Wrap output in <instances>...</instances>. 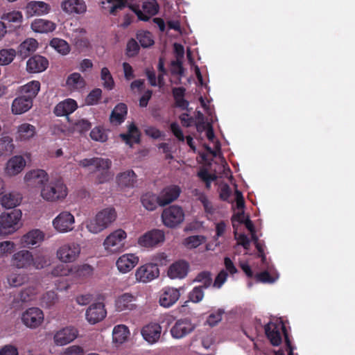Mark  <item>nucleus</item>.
Segmentation results:
<instances>
[{
	"label": "nucleus",
	"mask_w": 355,
	"mask_h": 355,
	"mask_svg": "<svg viewBox=\"0 0 355 355\" xmlns=\"http://www.w3.org/2000/svg\"><path fill=\"white\" fill-rule=\"evenodd\" d=\"M171 130L174 135V136L180 141H184V137L183 135V132L180 127V125L175 123L173 122L171 124Z\"/></svg>",
	"instance_id": "obj_63"
},
{
	"label": "nucleus",
	"mask_w": 355,
	"mask_h": 355,
	"mask_svg": "<svg viewBox=\"0 0 355 355\" xmlns=\"http://www.w3.org/2000/svg\"><path fill=\"white\" fill-rule=\"evenodd\" d=\"M256 279L258 282L262 283H273L275 280L266 270L257 273L256 275Z\"/></svg>",
	"instance_id": "obj_61"
},
{
	"label": "nucleus",
	"mask_w": 355,
	"mask_h": 355,
	"mask_svg": "<svg viewBox=\"0 0 355 355\" xmlns=\"http://www.w3.org/2000/svg\"><path fill=\"white\" fill-rule=\"evenodd\" d=\"M83 353V349L81 347L78 345H72L67 347L63 355H82Z\"/></svg>",
	"instance_id": "obj_64"
},
{
	"label": "nucleus",
	"mask_w": 355,
	"mask_h": 355,
	"mask_svg": "<svg viewBox=\"0 0 355 355\" xmlns=\"http://www.w3.org/2000/svg\"><path fill=\"white\" fill-rule=\"evenodd\" d=\"M73 269L64 263H60L53 268L51 274L53 276H67L72 273Z\"/></svg>",
	"instance_id": "obj_52"
},
{
	"label": "nucleus",
	"mask_w": 355,
	"mask_h": 355,
	"mask_svg": "<svg viewBox=\"0 0 355 355\" xmlns=\"http://www.w3.org/2000/svg\"><path fill=\"white\" fill-rule=\"evenodd\" d=\"M139 263V257L135 254H124L119 257L116 262L118 270L126 273L133 269Z\"/></svg>",
	"instance_id": "obj_20"
},
{
	"label": "nucleus",
	"mask_w": 355,
	"mask_h": 355,
	"mask_svg": "<svg viewBox=\"0 0 355 355\" xmlns=\"http://www.w3.org/2000/svg\"><path fill=\"white\" fill-rule=\"evenodd\" d=\"M162 327L156 322H151L144 326L141 330L144 339L150 344L158 342L161 337Z\"/></svg>",
	"instance_id": "obj_17"
},
{
	"label": "nucleus",
	"mask_w": 355,
	"mask_h": 355,
	"mask_svg": "<svg viewBox=\"0 0 355 355\" xmlns=\"http://www.w3.org/2000/svg\"><path fill=\"white\" fill-rule=\"evenodd\" d=\"M40 89V83L37 80H32L21 87L22 96L33 102Z\"/></svg>",
	"instance_id": "obj_39"
},
{
	"label": "nucleus",
	"mask_w": 355,
	"mask_h": 355,
	"mask_svg": "<svg viewBox=\"0 0 355 355\" xmlns=\"http://www.w3.org/2000/svg\"><path fill=\"white\" fill-rule=\"evenodd\" d=\"M164 232L161 230L153 229L140 236L137 243L141 247L153 248L164 243Z\"/></svg>",
	"instance_id": "obj_8"
},
{
	"label": "nucleus",
	"mask_w": 355,
	"mask_h": 355,
	"mask_svg": "<svg viewBox=\"0 0 355 355\" xmlns=\"http://www.w3.org/2000/svg\"><path fill=\"white\" fill-rule=\"evenodd\" d=\"M107 315L105 305L102 302H97L91 304L86 311L85 316L87 320L92 324H96L103 320Z\"/></svg>",
	"instance_id": "obj_15"
},
{
	"label": "nucleus",
	"mask_w": 355,
	"mask_h": 355,
	"mask_svg": "<svg viewBox=\"0 0 355 355\" xmlns=\"http://www.w3.org/2000/svg\"><path fill=\"white\" fill-rule=\"evenodd\" d=\"M15 243L12 241H6L0 243V257L7 256L12 253L15 250Z\"/></svg>",
	"instance_id": "obj_57"
},
{
	"label": "nucleus",
	"mask_w": 355,
	"mask_h": 355,
	"mask_svg": "<svg viewBox=\"0 0 355 355\" xmlns=\"http://www.w3.org/2000/svg\"><path fill=\"white\" fill-rule=\"evenodd\" d=\"M55 28V23L44 19H36L31 23V28L36 33H46L53 31Z\"/></svg>",
	"instance_id": "obj_36"
},
{
	"label": "nucleus",
	"mask_w": 355,
	"mask_h": 355,
	"mask_svg": "<svg viewBox=\"0 0 355 355\" xmlns=\"http://www.w3.org/2000/svg\"><path fill=\"white\" fill-rule=\"evenodd\" d=\"M101 78L103 80V85L105 89L112 90L114 88V81L110 70L107 67H103L101 69Z\"/></svg>",
	"instance_id": "obj_49"
},
{
	"label": "nucleus",
	"mask_w": 355,
	"mask_h": 355,
	"mask_svg": "<svg viewBox=\"0 0 355 355\" xmlns=\"http://www.w3.org/2000/svg\"><path fill=\"white\" fill-rule=\"evenodd\" d=\"M77 107L78 105L75 100L67 98L57 104L54 109V113L59 116H67L73 113Z\"/></svg>",
	"instance_id": "obj_31"
},
{
	"label": "nucleus",
	"mask_w": 355,
	"mask_h": 355,
	"mask_svg": "<svg viewBox=\"0 0 355 355\" xmlns=\"http://www.w3.org/2000/svg\"><path fill=\"white\" fill-rule=\"evenodd\" d=\"M36 134V128L33 125L24 123L17 128L16 139L19 141H28Z\"/></svg>",
	"instance_id": "obj_37"
},
{
	"label": "nucleus",
	"mask_w": 355,
	"mask_h": 355,
	"mask_svg": "<svg viewBox=\"0 0 355 355\" xmlns=\"http://www.w3.org/2000/svg\"><path fill=\"white\" fill-rule=\"evenodd\" d=\"M50 46L62 55H67L70 51L69 44L62 39L53 38L50 42Z\"/></svg>",
	"instance_id": "obj_45"
},
{
	"label": "nucleus",
	"mask_w": 355,
	"mask_h": 355,
	"mask_svg": "<svg viewBox=\"0 0 355 355\" xmlns=\"http://www.w3.org/2000/svg\"><path fill=\"white\" fill-rule=\"evenodd\" d=\"M235 238L238 241V244L243 246L245 250H248L250 245V241L249 238L245 234H240L237 236V233L235 232Z\"/></svg>",
	"instance_id": "obj_62"
},
{
	"label": "nucleus",
	"mask_w": 355,
	"mask_h": 355,
	"mask_svg": "<svg viewBox=\"0 0 355 355\" xmlns=\"http://www.w3.org/2000/svg\"><path fill=\"white\" fill-rule=\"evenodd\" d=\"M196 329V324L188 318H181L175 321L170 329L171 336L175 339L185 338Z\"/></svg>",
	"instance_id": "obj_9"
},
{
	"label": "nucleus",
	"mask_w": 355,
	"mask_h": 355,
	"mask_svg": "<svg viewBox=\"0 0 355 355\" xmlns=\"http://www.w3.org/2000/svg\"><path fill=\"white\" fill-rule=\"evenodd\" d=\"M20 200L19 195L12 193L5 194L1 198L2 206L6 209L15 207L20 203Z\"/></svg>",
	"instance_id": "obj_43"
},
{
	"label": "nucleus",
	"mask_w": 355,
	"mask_h": 355,
	"mask_svg": "<svg viewBox=\"0 0 355 355\" xmlns=\"http://www.w3.org/2000/svg\"><path fill=\"white\" fill-rule=\"evenodd\" d=\"M127 237L126 232L119 229L112 232L103 242L105 249L110 253L120 252L124 248V240Z\"/></svg>",
	"instance_id": "obj_6"
},
{
	"label": "nucleus",
	"mask_w": 355,
	"mask_h": 355,
	"mask_svg": "<svg viewBox=\"0 0 355 355\" xmlns=\"http://www.w3.org/2000/svg\"><path fill=\"white\" fill-rule=\"evenodd\" d=\"M78 330L72 327H67L58 331L54 336V342L57 345H65L72 342L77 336Z\"/></svg>",
	"instance_id": "obj_18"
},
{
	"label": "nucleus",
	"mask_w": 355,
	"mask_h": 355,
	"mask_svg": "<svg viewBox=\"0 0 355 355\" xmlns=\"http://www.w3.org/2000/svg\"><path fill=\"white\" fill-rule=\"evenodd\" d=\"M44 234L40 230H33L24 235L21 239V243L24 248H31L37 245L44 239Z\"/></svg>",
	"instance_id": "obj_30"
},
{
	"label": "nucleus",
	"mask_w": 355,
	"mask_h": 355,
	"mask_svg": "<svg viewBox=\"0 0 355 355\" xmlns=\"http://www.w3.org/2000/svg\"><path fill=\"white\" fill-rule=\"evenodd\" d=\"M120 137L130 146L140 142V132L134 123L128 125L127 133L121 134Z\"/></svg>",
	"instance_id": "obj_33"
},
{
	"label": "nucleus",
	"mask_w": 355,
	"mask_h": 355,
	"mask_svg": "<svg viewBox=\"0 0 355 355\" xmlns=\"http://www.w3.org/2000/svg\"><path fill=\"white\" fill-rule=\"evenodd\" d=\"M194 282H200L203 288H207L212 283L211 274L209 271H202L197 275Z\"/></svg>",
	"instance_id": "obj_50"
},
{
	"label": "nucleus",
	"mask_w": 355,
	"mask_h": 355,
	"mask_svg": "<svg viewBox=\"0 0 355 355\" xmlns=\"http://www.w3.org/2000/svg\"><path fill=\"white\" fill-rule=\"evenodd\" d=\"M16 56V51L13 49H3L0 50V64H9Z\"/></svg>",
	"instance_id": "obj_48"
},
{
	"label": "nucleus",
	"mask_w": 355,
	"mask_h": 355,
	"mask_svg": "<svg viewBox=\"0 0 355 355\" xmlns=\"http://www.w3.org/2000/svg\"><path fill=\"white\" fill-rule=\"evenodd\" d=\"M79 166L83 168L93 167L91 169L92 173L98 172L96 181L98 184H103L109 181L112 175L110 171L112 162L109 159L102 157H93L90 159H83L79 162Z\"/></svg>",
	"instance_id": "obj_1"
},
{
	"label": "nucleus",
	"mask_w": 355,
	"mask_h": 355,
	"mask_svg": "<svg viewBox=\"0 0 355 355\" xmlns=\"http://www.w3.org/2000/svg\"><path fill=\"white\" fill-rule=\"evenodd\" d=\"M90 137L92 139L100 142H105L107 139V136L104 130L100 127H95L90 132Z\"/></svg>",
	"instance_id": "obj_53"
},
{
	"label": "nucleus",
	"mask_w": 355,
	"mask_h": 355,
	"mask_svg": "<svg viewBox=\"0 0 355 355\" xmlns=\"http://www.w3.org/2000/svg\"><path fill=\"white\" fill-rule=\"evenodd\" d=\"M78 35H76L74 38L75 45L80 49H86L90 47V42L89 39L84 35L87 31L83 28H79L76 29L75 31Z\"/></svg>",
	"instance_id": "obj_41"
},
{
	"label": "nucleus",
	"mask_w": 355,
	"mask_h": 355,
	"mask_svg": "<svg viewBox=\"0 0 355 355\" xmlns=\"http://www.w3.org/2000/svg\"><path fill=\"white\" fill-rule=\"evenodd\" d=\"M57 300L58 297L55 292L50 291L43 295L42 304L46 307H51L56 302Z\"/></svg>",
	"instance_id": "obj_55"
},
{
	"label": "nucleus",
	"mask_w": 355,
	"mask_h": 355,
	"mask_svg": "<svg viewBox=\"0 0 355 355\" xmlns=\"http://www.w3.org/2000/svg\"><path fill=\"white\" fill-rule=\"evenodd\" d=\"M203 240L202 236H191L186 239L185 243L189 248H196L202 243Z\"/></svg>",
	"instance_id": "obj_59"
},
{
	"label": "nucleus",
	"mask_w": 355,
	"mask_h": 355,
	"mask_svg": "<svg viewBox=\"0 0 355 355\" xmlns=\"http://www.w3.org/2000/svg\"><path fill=\"white\" fill-rule=\"evenodd\" d=\"M204 297L203 288L202 286H196L189 293V300L195 303L200 302Z\"/></svg>",
	"instance_id": "obj_56"
},
{
	"label": "nucleus",
	"mask_w": 355,
	"mask_h": 355,
	"mask_svg": "<svg viewBox=\"0 0 355 355\" xmlns=\"http://www.w3.org/2000/svg\"><path fill=\"white\" fill-rule=\"evenodd\" d=\"M21 320L26 327L35 329L42 323L44 313L39 308H29L22 313Z\"/></svg>",
	"instance_id": "obj_12"
},
{
	"label": "nucleus",
	"mask_w": 355,
	"mask_h": 355,
	"mask_svg": "<svg viewBox=\"0 0 355 355\" xmlns=\"http://www.w3.org/2000/svg\"><path fill=\"white\" fill-rule=\"evenodd\" d=\"M159 270L157 263H146L139 266L135 272V279L137 282L148 283L158 277Z\"/></svg>",
	"instance_id": "obj_10"
},
{
	"label": "nucleus",
	"mask_w": 355,
	"mask_h": 355,
	"mask_svg": "<svg viewBox=\"0 0 355 355\" xmlns=\"http://www.w3.org/2000/svg\"><path fill=\"white\" fill-rule=\"evenodd\" d=\"M37 46L38 42L35 39L28 38L19 46L18 53L22 58H26L33 53Z\"/></svg>",
	"instance_id": "obj_38"
},
{
	"label": "nucleus",
	"mask_w": 355,
	"mask_h": 355,
	"mask_svg": "<svg viewBox=\"0 0 355 355\" xmlns=\"http://www.w3.org/2000/svg\"><path fill=\"white\" fill-rule=\"evenodd\" d=\"M130 334L128 328L124 324L116 325L112 331L113 341L121 344L124 343Z\"/></svg>",
	"instance_id": "obj_40"
},
{
	"label": "nucleus",
	"mask_w": 355,
	"mask_h": 355,
	"mask_svg": "<svg viewBox=\"0 0 355 355\" xmlns=\"http://www.w3.org/2000/svg\"><path fill=\"white\" fill-rule=\"evenodd\" d=\"M48 66L49 61L45 57L35 55L28 60L26 69L30 73H40L45 71Z\"/></svg>",
	"instance_id": "obj_21"
},
{
	"label": "nucleus",
	"mask_w": 355,
	"mask_h": 355,
	"mask_svg": "<svg viewBox=\"0 0 355 355\" xmlns=\"http://www.w3.org/2000/svg\"><path fill=\"white\" fill-rule=\"evenodd\" d=\"M61 8L69 14H82L87 9L83 0H64L61 3Z\"/></svg>",
	"instance_id": "obj_28"
},
{
	"label": "nucleus",
	"mask_w": 355,
	"mask_h": 355,
	"mask_svg": "<svg viewBox=\"0 0 355 355\" xmlns=\"http://www.w3.org/2000/svg\"><path fill=\"white\" fill-rule=\"evenodd\" d=\"M74 216L69 211H62L53 220L54 228L60 232H67L73 230Z\"/></svg>",
	"instance_id": "obj_13"
},
{
	"label": "nucleus",
	"mask_w": 355,
	"mask_h": 355,
	"mask_svg": "<svg viewBox=\"0 0 355 355\" xmlns=\"http://www.w3.org/2000/svg\"><path fill=\"white\" fill-rule=\"evenodd\" d=\"M92 127V123L87 119H82L78 120L73 124V129L80 133L87 132Z\"/></svg>",
	"instance_id": "obj_54"
},
{
	"label": "nucleus",
	"mask_w": 355,
	"mask_h": 355,
	"mask_svg": "<svg viewBox=\"0 0 355 355\" xmlns=\"http://www.w3.org/2000/svg\"><path fill=\"white\" fill-rule=\"evenodd\" d=\"M37 293V289L35 286H29L23 288L18 294V299L22 302H27L34 299Z\"/></svg>",
	"instance_id": "obj_46"
},
{
	"label": "nucleus",
	"mask_w": 355,
	"mask_h": 355,
	"mask_svg": "<svg viewBox=\"0 0 355 355\" xmlns=\"http://www.w3.org/2000/svg\"><path fill=\"white\" fill-rule=\"evenodd\" d=\"M161 218L166 227L175 228L184 221V212L181 207L171 205L163 210Z\"/></svg>",
	"instance_id": "obj_5"
},
{
	"label": "nucleus",
	"mask_w": 355,
	"mask_h": 355,
	"mask_svg": "<svg viewBox=\"0 0 355 355\" xmlns=\"http://www.w3.org/2000/svg\"><path fill=\"white\" fill-rule=\"evenodd\" d=\"M39 258L35 260L33 259L32 254L26 250H23L15 253L12 257V265L17 268H28L32 264H34L35 268H44L45 263L38 261Z\"/></svg>",
	"instance_id": "obj_7"
},
{
	"label": "nucleus",
	"mask_w": 355,
	"mask_h": 355,
	"mask_svg": "<svg viewBox=\"0 0 355 355\" xmlns=\"http://www.w3.org/2000/svg\"><path fill=\"white\" fill-rule=\"evenodd\" d=\"M136 177L132 170L121 173L116 176L117 184L121 189L133 187L136 183Z\"/></svg>",
	"instance_id": "obj_35"
},
{
	"label": "nucleus",
	"mask_w": 355,
	"mask_h": 355,
	"mask_svg": "<svg viewBox=\"0 0 355 355\" xmlns=\"http://www.w3.org/2000/svg\"><path fill=\"white\" fill-rule=\"evenodd\" d=\"M51 10V6L41 1H31L26 6L27 15H44L48 14Z\"/></svg>",
	"instance_id": "obj_22"
},
{
	"label": "nucleus",
	"mask_w": 355,
	"mask_h": 355,
	"mask_svg": "<svg viewBox=\"0 0 355 355\" xmlns=\"http://www.w3.org/2000/svg\"><path fill=\"white\" fill-rule=\"evenodd\" d=\"M33 106L31 98H25L22 95L14 99L11 110L15 114H21L29 110Z\"/></svg>",
	"instance_id": "obj_32"
},
{
	"label": "nucleus",
	"mask_w": 355,
	"mask_h": 355,
	"mask_svg": "<svg viewBox=\"0 0 355 355\" xmlns=\"http://www.w3.org/2000/svg\"><path fill=\"white\" fill-rule=\"evenodd\" d=\"M67 85L73 89H81L85 87V82L81 75L78 73H73L70 74L66 82Z\"/></svg>",
	"instance_id": "obj_44"
},
{
	"label": "nucleus",
	"mask_w": 355,
	"mask_h": 355,
	"mask_svg": "<svg viewBox=\"0 0 355 355\" xmlns=\"http://www.w3.org/2000/svg\"><path fill=\"white\" fill-rule=\"evenodd\" d=\"M189 265L183 260L173 263L168 270V275L171 279H183L189 272Z\"/></svg>",
	"instance_id": "obj_23"
},
{
	"label": "nucleus",
	"mask_w": 355,
	"mask_h": 355,
	"mask_svg": "<svg viewBox=\"0 0 355 355\" xmlns=\"http://www.w3.org/2000/svg\"><path fill=\"white\" fill-rule=\"evenodd\" d=\"M22 17V15L20 12L13 11L5 15L3 19L9 22L20 23L21 21Z\"/></svg>",
	"instance_id": "obj_60"
},
{
	"label": "nucleus",
	"mask_w": 355,
	"mask_h": 355,
	"mask_svg": "<svg viewBox=\"0 0 355 355\" xmlns=\"http://www.w3.org/2000/svg\"><path fill=\"white\" fill-rule=\"evenodd\" d=\"M181 193V189L178 185H169L164 187L159 193V197L161 207H164L175 200Z\"/></svg>",
	"instance_id": "obj_19"
},
{
	"label": "nucleus",
	"mask_w": 355,
	"mask_h": 355,
	"mask_svg": "<svg viewBox=\"0 0 355 355\" xmlns=\"http://www.w3.org/2000/svg\"><path fill=\"white\" fill-rule=\"evenodd\" d=\"M223 313V309H218L216 312L211 313L207 318V323L211 327L216 325L222 320Z\"/></svg>",
	"instance_id": "obj_58"
},
{
	"label": "nucleus",
	"mask_w": 355,
	"mask_h": 355,
	"mask_svg": "<svg viewBox=\"0 0 355 355\" xmlns=\"http://www.w3.org/2000/svg\"><path fill=\"white\" fill-rule=\"evenodd\" d=\"M102 96V90L99 88L92 89L85 98L86 104L88 105H96Z\"/></svg>",
	"instance_id": "obj_51"
},
{
	"label": "nucleus",
	"mask_w": 355,
	"mask_h": 355,
	"mask_svg": "<svg viewBox=\"0 0 355 355\" xmlns=\"http://www.w3.org/2000/svg\"><path fill=\"white\" fill-rule=\"evenodd\" d=\"M180 296L178 289L173 288H165L159 297L160 305L164 307H170L173 305Z\"/></svg>",
	"instance_id": "obj_27"
},
{
	"label": "nucleus",
	"mask_w": 355,
	"mask_h": 355,
	"mask_svg": "<svg viewBox=\"0 0 355 355\" xmlns=\"http://www.w3.org/2000/svg\"><path fill=\"white\" fill-rule=\"evenodd\" d=\"M266 337L274 346L282 343V336L279 331V324L270 322L264 327Z\"/></svg>",
	"instance_id": "obj_29"
},
{
	"label": "nucleus",
	"mask_w": 355,
	"mask_h": 355,
	"mask_svg": "<svg viewBox=\"0 0 355 355\" xmlns=\"http://www.w3.org/2000/svg\"><path fill=\"white\" fill-rule=\"evenodd\" d=\"M137 39L138 40L140 45L144 48L149 47L154 44L152 34L149 31H138L137 33Z\"/></svg>",
	"instance_id": "obj_47"
},
{
	"label": "nucleus",
	"mask_w": 355,
	"mask_h": 355,
	"mask_svg": "<svg viewBox=\"0 0 355 355\" xmlns=\"http://www.w3.org/2000/svg\"><path fill=\"white\" fill-rule=\"evenodd\" d=\"M80 253V245L76 243H70L60 247L57 251V257L63 263H71L76 260Z\"/></svg>",
	"instance_id": "obj_11"
},
{
	"label": "nucleus",
	"mask_w": 355,
	"mask_h": 355,
	"mask_svg": "<svg viewBox=\"0 0 355 355\" xmlns=\"http://www.w3.org/2000/svg\"><path fill=\"white\" fill-rule=\"evenodd\" d=\"M41 196L50 202L62 200L67 196V188L61 180L51 181L42 188Z\"/></svg>",
	"instance_id": "obj_3"
},
{
	"label": "nucleus",
	"mask_w": 355,
	"mask_h": 355,
	"mask_svg": "<svg viewBox=\"0 0 355 355\" xmlns=\"http://www.w3.org/2000/svg\"><path fill=\"white\" fill-rule=\"evenodd\" d=\"M48 180V174L42 169L31 171L24 177V181L27 185L31 187H43Z\"/></svg>",
	"instance_id": "obj_14"
},
{
	"label": "nucleus",
	"mask_w": 355,
	"mask_h": 355,
	"mask_svg": "<svg viewBox=\"0 0 355 355\" xmlns=\"http://www.w3.org/2000/svg\"><path fill=\"white\" fill-rule=\"evenodd\" d=\"M143 11L139 9H133L138 19L143 21H148L152 16L157 14L159 5L156 0H147L143 3Z\"/></svg>",
	"instance_id": "obj_16"
},
{
	"label": "nucleus",
	"mask_w": 355,
	"mask_h": 355,
	"mask_svg": "<svg viewBox=\"0 0 355 355\" xmlns=\"http://www.w3.org/2000/svg\"><path fill=\"white\" fill-rule=\"evenodd\" d=\"M26 161L21 155L11 157L6 164V173L10 176L19 174L25 167Z\"/></svg>",
	"instance_id": "obj_26"
},
{
	"label": "nucleus",
	"mask_w": 355,
	"mask_h": 355,
	"mask_svg": "<svg viewBox=\"0 0 355 355\" xmlns=\"http://www.w3.org/2000/svg\"><path fill=\"white\" fill-rule=\"evenodd\" d=\"M15 148L12 138L8 135H2L0 138L1 155L11 154Z\"/></svg>",
	"instance_id": "obj_42"
},
{
	"label": "nucleus",
	"mask_w": 355,
	"mask_h": 355,
	"mask_svg": "<svg viewBox=\"0 0 355 355\" xmlns=\"http://www.w3.org/2000/svg\"><path fill=\"white\" fill-rule=\"evenodd\" d=\"M128 114V106L123 103H118L110 115V122L113 125H119L125 120Z\"/></svg>",
	"instance_id": "obj_25"
},
{
	"label": "nucleus",
	"mask_w": 355,
	"mask_h": 355,
	"mask_svg": "<svg viewBox=\"0 0 355 355\" xmlns=\"http://www.w3.org/2000/svg\"><path fill=\"white\" fill-rule=\"evenodd\" d=\"M136 297L131 293H125L119 296L115 300V307L116 311H132L135 309V303Z\"/></svg>",
	"instance_id": "obj_24"
},
{
	"label": "nucleus",
	"mask_w": 355,
	"mask_h": 355,
	"mask_svg": "<svg viewBox=\"0 0 355 355\" xmlns=\"http://www.w3.org/2000/svg\"><path fill=\"white\" fill-rule=\"evenodd\" d=\"M116 218V213L114 208H105L96 215L94 218L87 221L86 227L89 232L98 234L106 229Z\"/></svg>",
	"instance_id": "obj_2"
},
{
	"label": "nucleus",
	"mask_w": 355,
	"mask_h": 355,
	"mask_svg": "<svg viewBox=\"0 0 355 355\" xmlns=\"http://www.w3.org/2000/svg\"><path fill=\"white\" fill-rule=\"evenodd\" d=\"M141 202L143 207L148 211H154L158 206L161 207L159 195L153 192L144 193L141 196Z\"/></svg>",
	"instance_id": "obj_34"
},
{
	"label": "nucleus",
	"mask_w": 355,
	"mask_h": 355,
	"mask_svg": "<svg viewBox=\"0 0 355 355\" xmlns=\"http://www.w3.org/2000/svg\"><path fill=\"white\" fill-rule=\"evenodd\" d=\"M21 211L13 209L10 212H4L0 215V235L6 236L17 231L19 227Z\"/></svg>",
	"instance_id": "obj_4"
}]
</instances>
